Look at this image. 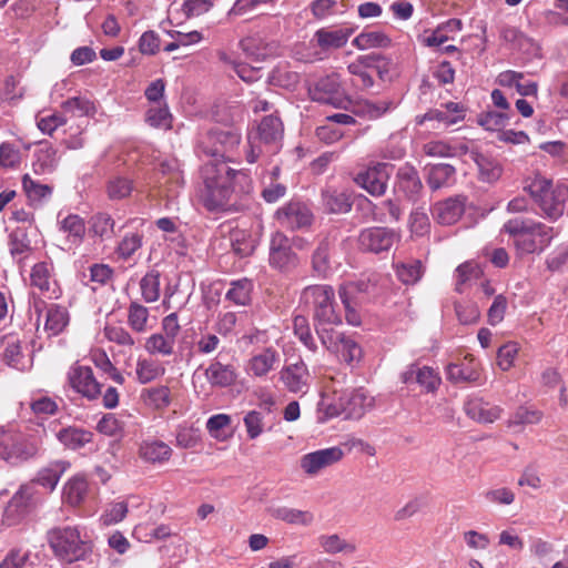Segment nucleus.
I'll return each mask as SVG.
<instances>
[{
  "label": "nucleus",
  "mask_w": 568,
  "mask_h": 568,
  "mask_svg": "<svg viewBox=\"0 0 568 568\" xmlns=\"http://www.w3.org/2000/svg\"><path fill=\"white\" fill-rule=\"evenodd\" d=\"M47 429L42 424L19 429L13 425L0 427V459L19 467L37 458L42 448Z\"/></svg>",
  "instance_id": "f257e3e1"
},
{
  "label": "nucleus",
  "mask_w": 568,
  "mask_h": 568,
  "mask_svg": "<svg viewBox=\"0 0 568 568\" xmlns=\"http://www.w3.org/2000/svg\"><path fill=\"white\" fill-rule=\"evenodd\" d=\"M211 158L201 169L205 185L203 200L204 205L210 211H217L224 209L227 204L234 178L244 174L230 168L227 159Z\"/></svg>",
  "instance_id": "f03ea898"
},
{
  "label": "nucleus",
  "mask_w": 568,
  "mask_h": 568,
  "mask_svg": "<svg viewBox=\"0 0 568 568\" xmlns=\"http://www.w3.org/2000/svg\"><path fill=\"white\" fill-rule=\"evenodd\" d=\"M524 190L529 193L542 217L555 222L565 213L568 214V185H554L551 180L537 174L526 179Z\"/></svg>",
  "instance_id": "7ed1b4c3"
},
{
  "label": "nucleus",
  "mask_w": 568,
  "mask_h": 568,
  "mask_svg": "<svg viewBox=\"0 0 568 568\" xmlns=\"http://www.w3.org/2000/svg\"><path fill=\"white\" fill-rule=\"evenodd\" d=\"M47 542L61 564L85 561L93 552V544L83 539L77 526H57L47 531Z\"/></svg>",
  "instance_id": "20e7f679"
},
{
  "label": "nucleus",
  "mask_w": 568,
  "mask_h": 568,
  "mask_svg": "<svg viewBox=\"0 0 568 568\" xmlns=\"http://www.w3.org/2000/svg\"><path fill=\"white\" fill-rule=\"evenodd\" d=\"M503 230L514 237V245L519 256L542 252L554 237L551 226L525 217L508 220Z\"/></svg>",
  "instance_id": "39448f33"
},
{
  "label": "nucleus",
  "mask_w": 568,
  "mask_h": 568,
  "mask_svg": "<svg viewBox=\"0 0 568 568\" xmlns=\"http://www.w3.org/2000/svg\"><path fill=\"white\" fill-rule=\"evenodd\" d=\"M284 125L274 114L264 116L258 125L247 134V163H255L264 154H275L282 148Z\"/></svg>",
  "instance_id": "423d86ee"
},
{
  "label": "nucleus",
  "mask_w": 568,
  "mask_h": 568,
  "mask_svg": "<svg viewBox=\"0 0 568 568\" xmlns=\"http://www.w3.org/2000/svg\"><path fill=\"white\" fill-rule=\"evenodd\" d=\"M41 504L39 490L34 484H23L14 493L3 511V520L14 526L24 520Z\"/></svg>",
  "instance_id": "0eeeda50"
},
{
  "label": "nucleus",
  "mask_w": 568,
  "mask_h": 568,
  "mask_svg": "<svg viewBox=\"0 0 568 568\" xmlns=\"http://www.w3.org/2000/svg\"><path fill=\"white\" fill-rule=\"evenodd\" d=\"M311 292L314 297V323L316 332L318 333V326L326 324L337 325L342 323L341 317L335 312L334 307V290L333 286H306L304 294Z\"/></svg>",
  "instance_id": "6e6552de"
},
{
  "label": "nucleus",
  "mask_w": 568,
  "mask_h": 568,
  "mask_svg": "<svg viewBox=\"0 0 568 568\" xmlns=\"http://www.w3.org/2000/svg\"><path fill=\"white\" fill-rule=\"evenodd\" d=\"M308 93L313 101L342 108L346 103L342 90V83L337 73H331L318 79L308 87Z\"/></svg>",
  "instance_id": "1a4fd4ad"
},
{
  "label": "nucleus",
  "mask_w": 568,
  "mask_h": 568,
  "mask_svg": "<svg viewBox=\"0 0 568 568\" xmlns=\"http://www.w3.org/2000/svg\"><path fill=\"white\" fill-rule=\"evenodd\" d=\"M393 170L394 165L390 163H375L365 171L359 172L355 178V182L371 195L382 196L386 192Z\"/></svg>",
  "instance_id": "9d476101"
},
{
  "label": "nucleus",
  "mask_w": 568,
  "mask_h": 568,
  "mask_svg": "<svg viewBox=\"0 0 568 568\" xmlns=\"http://www.w3.org/2000/svg\"><path fill=\"white\" fill-rule=\"evenodd\" d=\"M68 381L72 389L88 400H95L101 396L102 385L97 381L90 366L72 365L68 372Z\"/></svg>",
  "instance_id": "9b49d317"
},
{
  "label": "nucleus",
  "mask_w": 568,
  "mask_h": 568,
  "mask_svg": "<svg viewBox=\"0 0 568 568\" xmlns=\"http://www.w3.org/2000/svg\"><path fill=\"white\" fill-rule=\"evenodd\" d=\"M241 135L233 130L215 129L209 132L204 152L211 156L232 160V152L237 148Z\"/></svg>",
  "instance_id": "f8f14e48"
},
{
  "label": "nucleus",
  "mask_w": 568,
  "mask_h": 568,
  "mask_svg": "<svg viewBox=\"0 0 568 568\" xmlns=\"http://www.w3.org/2000/svg\"><path fill=\"white\" fill-rule=\"evenodd\" d=\"M270 264L282 273H288L298 265V258L291 248L290 240L281 232L274 233L271 239Z\"/></svg>",
  "instance_id": "ddd939ff"
},
{
  "label": "nucleus",
  "mask_w": 568,
  "mask_h": 568,
  "mask_svg": "<svg viewBox=\"0 0 568 568\" xmlns=\"http://www.w3.org/2000/svg\"><path fill=\"white\" fill-rule=\"evenodd\" d=\"M374 406V398L363 387L344 392L339 397V407L346 419H359Z\"/></svg>",
  "instance_id": "4468645a"
},
{
  "label": "nucleus",
  "mask_w": 568,
  "mask_h": 568,
  "mask_svg": "<svg viewBox=\"0 0 568 568\" xmlns=\"http://www.w3.org/2000/svg\"><path fill=\"white\" fill-rule=\"evenodd\" d=\"M396 240L397 234L392 230L386 227H369L359 233L358 246L362 251L377 254L388 251Z\"/></svg>",
  "instance_id": "2eb2a0df"
},
{
  "label": "nucleus",
  "mask_w": 568,
  "mask_h": 568,
  "mask_svg": "<svg viewBox=\"0 0 568 568\" xmlns=\"http://www.w3.org/2000/svg\"><path fill=\"white\" fill-rule=\"evenodd\" d=\"M400 381L406 385L418 384L423 392H437L442 378L439 374L429 366H419L413 363L400 374Z\"/></svg>",
  "instance_id": "dca6fc26"
},
{
  "label": "nucleus",
  "mask_w": 568,
  "mask_h": 568,
  "mask_svg": "<svg viewBox=\"0 0 568 568\" xmlns=\"http://www.w3.org/2000/svg\"><path fill=\"white\" fill-rule=\"evenodd\" d=\"M276 219L281 226L296 230L308 226L313 215L307 205L300 202H290L276 212Z\"/></svg>",
  "instance_id": "f3484780"
},
{
  "label": "nucleus",
  "mask_w": 568,
  "mask_h": 568,
  "mask_svg": "<svg viewBox=\"0 0 568 568\" xmlns=\"http://www.w3.org/2000/svg\"><path fill=\"white\" fill-rule=\"evenodd\" d=\"M343 455V450L337 446L320 449L304 455L301 459V467L306 474L315 475L322 468L341 460Z\"/></svg>",
  "instance_id": "a211bd4d"
},
{
  "label": "nucleus",
  "mask_w": 568,
  "mask_h": 568,
  "mask_svg": "<svg viewBox=\"0 0 568 568\" xmlns=\"http://www.w3.org/2000/svg\"><path fill=\"white\" fill-rule=\"evenodd\" d=\"M308 369L303 361L284 366L280 372V378L290 393L305 394L308 388Z\"/></svg>",
  "instance_id": "6ab92c4d"
},
{
  "label": "nucleus",
  "mask_w": 568,
  "mask_h": 568,
  "mask_svg": "<svg viewBox=\"0 0 568 568\" xmlns=\"http://www.w3.org/2000/svg\"><path fill=\"white\" fill-rule=\"evenodd\" d=\"M51 425H54L52 432L57 439L68 449L78 450L93 442L94 434L89 429L78 426H65L57 429L54 423H50Z\"/></svg>",
  "instance_id": "aec40b11"
},
{
  "label": "nucleus",
  "mask_w": 568,
  "mask_h": 568,
  "mask_svg": "<svg viewBox=\"0 0 568 568\" xmlns=\"http://www.w3.org/2000/svg\"><path fill=\"white\" fill-rule=\"evenodd\" d=\"M465 414L473 420L481 424H490L497 420L503 408L484 400L483 398H468L464 403Z\"/></svg>",
  "instance_id": "412c9836"
},
{
  "label": "nucleus",
  "mask_w": 568,
  "mask_h": 568,
  "mask_svg": "<svg viewBox=\"0 0 568 568\" xmlns=\"http://www.w3.org/2000/svg\"><path fill=\"white\" fill-rule=\"evenodd\" d=\"M466 197L462 195L448 197L434 206V216L443 225L455 224L465 213Z\"/></svg>",
  "instance_id": "4be33fe9"
},
{
  "label": "nucleus",
  "mask_w": 568,
  "mask_h": 568,
  "mask_svg": "<svg viewBox=\"0 0 568 568\" xmlns=\"http://www.w3.org/2000/svg\"><path fill=\"white\" fill-rule=\"evenodd\" d=\"M423 189L418 172L410 165L398 169L396 174L395 191L406 199L415 201Z\"/></svg>",
  "instance_id": "5701e85b"
},
{
  "label": "nucleus",
  "mask_w": 568,
  "mask_h": 568,
  "mask_svg": "<svg viewBox=\"0 0 568 568\" xmlns=\"http://www.w3.org/2000/svg\"><path fill=\"white\" fill-rule=\"evenodd\" d=\"M322 204L328 213H347L353 205V193L347 189L327 187L322 191Z\"/></svg>",
  "instance_id": "b1692460"
},
{
  "label": "nucleus",
  "mask_w": 568,
  "mask_h": 568,
  "mask_svg": "<svg viewBox=\"0 0 568 568\" xmlns=\"http://www.w3.org/2000/svg\"><path fill=\"white\" fill-rule=\"evenodd\" d=\"M469 156L477 165L478 178L480 181L494 183L500 179L503 174V166L496 158L483 153L477 149L470 150Z\"/></svg>",
  "instance_id": "393cba45"
},
{
  "label": "nucleus",
  "mask_w": 568,
  "mask_h": 568,
  "mask_svg": "<svg viewBox=\"0 0 568 568\" xmlns=\"http://www.w3.org/2000/svg\"><path fill=\"white\" fill-rule=\"evenodd\" d=\"M351 34L352 30L346 28H322L315 32L314 39L322 50L328 51L344 47Z\"/></svg>",
  "instance_id": "a878e982"
},
{
  "label": "nucleus",
  "mask_w": 568,
  "mask_h": 568,
  "mask_svg": "<svg viewBox=\"0 0 568 568\" xmlns=\"http://www.w3.org/2000/svg\"><path fill=\"white\" fill-rule=\"evenodd\" d=\"M374 61L373 55H361L356 61L352 62L347 69L353 75L352 84L358 90H367L373 87L374 79L368 68Z\"/></svg>",
  "instance_id": "bb28decb"
},
{
  "label": "nucleus",
  "mask_w": 568,
  "mask_h": 568,
  "mask_svg": "<svg viewBox=\"0 0 568 568\" xmlns=\"http://www.w3.org/2000/svg\"><path fill=\"white\" fill-rule=\"evenodd\" d=\"M171 455V447L158 439H145L139 447V456L145 463L162 464L168 462Z\"/></svg>",
  "instance_id": "cd10ccee"
},
{
  "label": "nucleus",
  "mask_w": 568,
  "mask_h": 568,
  "mask_svg": "<svg viewBox=\"0 0 568 568\" xmlns=\"http://www.w3.org/2000/svg\"><path fill=\"white\" fill-rule=\"evenodd\" d=\"M446 375L454 384H480V371L471 362L450 363L446 368Z\"/></svg>",
  "instance_id": "c85d7f7f"
},
{
  "label": "nucleus",
  "mask_w": 568,
  "mask_h": 568,
  "mask_svg": "<svg viewBox=\"0 0 568 568\" xmlns=\"http://www.w3.org/2000/svg\"><path fill=\"white\" fill-rule=\"evenodd\" d=\"M335 348L338 358L353 366L362 359L363 351L359 344L351 336L339 333L336 336Z\"/></svg>",
  "instance_id": "c756f323"
},
{
  "label": "nucleus",
  "mask_w": 568,
  "mask_h": 568,
  "mask_svg": "<svg viewBox=\"0 0 568 568\" xmlns=\"http://www.w3.org/2000/svg\"><path fill=\"white\" fill-rule=\"evenodd\" d=\"M456 169L447 163L430 165L427 170V184L433 190L448 187L455 182Z\"/></svg>",
  "instance_id": "7c9ffc66"
},
{
  "label": "nucleus",
  "mask_w": 568,
  "mask_h": 568,
  "mask_svg": "<svg viewBox=\"0 0 568 568\" xmlns=\"http://www.w3.org/2000/svg\"><path fill=\"white\" fill-rule=\"evenodd\" d=\"M312 270L314 276L320 280H328L333 273V267L329 262V242L323 240L312 256Z\"/></svg>",
  "instance_id": "2f4dec72"
},
{
  "label": "nucleus",
  "mask_w": 568,
  "mask_h": 568,
  "mask_svg": "<svg viewBox=\"0 0 568 568\" xmlns=\"http://www.w3.org/2000/svg\"><path fill=\"white\" fill-rule=\"evenodd\" d=\"M205 376L212 386L227 387L236 379L235 368L214 361L205 371Z\"/></svg>",
  "instance_id": "473e14b6"
},
{
  "label": "nucleus",
  "mask_w": 568,
  "mask_h": 568,
  "mask_svg": "<svg viewBox=\"0 0 568 568\" xmlns=\"http://www.w3.org/2000/svg\"><path fill=\"white\" fill-rule=\"evenodd\" d=\"M268 514L278 520L285 521L290 525L310 526L313 523L314 516L310 511H304L286 506L271 507Z\"/></svg>",
  "instance_id": "72a5a7b5"
},
{
  "label": "nucleus",
  "mask_w": 568,
  "mask_h": 568,
  "mask_svg": "<svg viewBox=\"0 0 568 568\" xmlns=\"http://www.w3.org/2000/svg\"><path fill=\"white\" fill-rule=\"evenodd\" d=\"M68 463L58 460L51 463L48 467L40 469L34 479H32L29 484L40 485L42 487L49 488L53 490L59 483L60 477L65 471Z\"/></svg>",
  "instance_id": "f704fd0d"
},
{
  "label": "nucleus",
  "mask_w": 568,
  "mask_h": 568,
  "mask_svg": "<svg viewBox=\"0 0 568 568\" xmlns=\"http://www.w3.org/2000/svg\"><path fill=\"white\" fill-rule=\"evenodd\" d=\"M69 324V313L65 307L52 304L47 310L44 329L49 336L61 334Z\"/></svg>",
  "instance_id": "c9c22d12"
},
{
  "label": "nucleus",
  "mask_w": 568,
  "mask_h": 568,
  "mask_svg": "<svg viewBox=\"0 0 568 568\" xmlns=\"http://www.w3.org/2000/svg\"><path fill=\"white\" fill-rule=\"evenodd\" d=\"M141 399L148 407L163 410L171 404V390L164 385L144 388L141 392Z\"/></svg>",
  "instance_id": "e433bc0d"
},
{
  "label": "nucleus",
  "mask_w": 568,
  "mask_h": 568,
  "mask_svg": "<svg viewBox=\"0 0 568 568\" xmlns=\"http://www.w3.org/2000/svg\"><path fill=\"white\" fill-rule=\"evenodd\" d=\"M88 483L83 476H73L70 478L63 487V499L71 506L80 505L87 494Z\"/></svg>",
  "instance_id": "4c0bfd02"
},
{
  "label": "nucleus",
  "mask_w": 568,
  "mask_h": 568,
  "mask_svg": "<svg viewBox=\"0 0 568 568\" xmlns=\"http://www.w3.org/2000/svg\"><path fill=\"white\" fill-rule=\"evenodd\" d=\"M278 361V353L267 347L262 353L254 355L250 361V369L255 376L266 375Z\"/></svg>",
  "instance_id": "58836bf2"
},
{
  "label": "nucleus",
  "mask_w": 568,
  "mask_h": 568,
  "mask_svg": "<svg viewBox=\"0 0 568 568\" xmlns=\"http://www.w3.org/2000/svg\"><path fill=\"white\" fill-rule=\"evenodd\" d=\"M396 275L403 284H415L422 280L424 266L420 261L412 260L405 263L394 264Z\"/></svg>",
  "instance_id": "ea45409f"
},
{
  "label": "nucleus",
  "mask_w": 568,
  "mask_h": 568,
  "mask_svg": "<svg viewBox=\"0 0 568 568\" xmlns=\"http://www.w3.org/2000/svg\"><path fill=\"white\" fill-rule=\"evenodd\" d=\"M23 191L32 203H40L41 201L49 199L52 194V187L48 184L39 183L33 180L29 174L22 176Z\"/></svg>",
  "instance_id": "a19ab883"
},
{
  "label": "nucleus",
  "mask_w": 568,
  "mask_h": 568,
  "mask_svg": "<svg viewBox=\"0 0 568 568\" xmlns=\"http://www.w3.org/2000/svg\"><path fill=\"white\" fill-rule=\"evenodd\" d=\"M500 38L505 43L510 44L513 49L518 51L528 52L532 47L531 39L515 27L504 26L500 29Z\"/></svg>",
  "instance_id": "79ce46f5"
},
{
  "label": "nucleus",
  "mask_w": 568,
  "mask_h": 568,
  "mask_svg": "<svg viewBox=\"0 0 568 568\" xmlns=\"http://www.w3.org/2000/svg\"><path fill=\"white\" fill-rule=\"evenodd\" d=\"M389 44L390 39L388 36L381 31L362 32L353 40V45L359 50L387 48Z\"/></svg>",
  "instance_id": "37998d69"
},
{
  "label": "nucleus",
  "mask_w": 568,
  "mask_h": 568,
  "mask_svg": "<svg viewBox=\"0 0 568 568\" xmlns=\"http://www.w3.org/2000/svg\"><path fill=\"white\" fill-rule=\"evenodd\" d=\"M293 332L300 342L310 351L315 352L317 345L312 335L310 323L306 316L295 315L293 318Z\"/></svg>",
  "instance_id": "c03bdc74"
},
{
  "label": "nucleus",
  "mask_w": 568,
  "mask_h": 568,
  "mask_svg": "<svg viewBox=\"0 0 568 568\" xmlns=\"http://www.w3.org/2000/svg\"><path fill=\"white\" fill-rule=\"evenodd\" d=\"M483 270L479 264L469 261L460 264L456 270L457 284H467L479 282V284H488V281L481 280Z\"/></svg>",
  "instance_id": "a18cd8bd"
},
{
  "label": "nucleus",
  "mask_w": 568,
  "mask_h": 568,
  "mask_svg": "<svg viewBox=\"0 0 568 568\" xmlns=\"http://www.w3.org/2000/svg\"><path fill=\"white\" fill-rule=\"evenodd\" d=\"M135 373L138 381L141 384H146L164 374V368L151 359L139 358Z\"/></svg>",
  "instance_id": "49530a36"
},
{
  "label": "nucleus",
  "mask_w": 568,
  "mask_h": 568,
  "mask_svg": "<svg viewBox=\"0 0 568 568\" xmlns=\"http://www.w3.org/2000/svg\"><path fill=\"white\" fill-rule=\"evenodd\" d=\"M174 344L173 341L162 333H155L146 338L144 347L150 354L169 356L173 354Z\"/></svg>",
  "instance_id": "de8ad7c7"
},
{
  "label": "nucleus",
  "mask_w": 568,
  "mask_h": 568,
  "mask_svg": "<svg viewBox=\"0 0 568 568\" xmlns=\"http://www.w3.org/2000/svg\"><path fill=\"white\" fill-rule=\"evenodd\" d=\"M61 229L68 233L73 244H79L85 234L84 221L79 215L74 214L68 215L61 222Z\"/></svg>",
  "instance_id": "09e8293b"
},
{
  "label": "nucleus",
  "mask_w": 568,
  "mask_h": 568,
  "mask_svg": "<svg viewBox=\"0 0 568 568\" xmlns=\"http://www.w3.org/2000/svg\"><path fill=\"white\" fill-rule=\"evenodd\" d=\"M143 236L139 233H130L125 235L116 246L115 253L121 260L131 258L134 253L141 248Z\"/></svg>",
  "instance_id": "8fccbe9b"
},
{
  "label": "nucleus",
  "mask_w": 568,
  "mask_h": 568,
  "mask_svg": "<svg viewBox=\"0 0 568 568\" xmlns=\"http://www.w3.org/2000/svg\"><path fill=\"white\" fill-rule=\"evenodd\" d=\"M149 318V311L138 302H131L128 313V323L135 332H144Z\"/></svg>",
  "instance_id": "3c124183"
},
{
  "label": "nucleus",
  "mask_w": 568,
  "mask_h": 568,
  "mask_svg": "<svg viewBox=\"0 0 568 568\" xmlns=\"http://www.w3.org/2000/svg\"><path fill=\"white\" fill-rule=\"evenodd\" d=\"M544 414L532 407L519 406L509 419V426L538 424Z\"/></svg>",
  "instance_id": "603ef678"
},
{
  "label": "nucleus",
  "mask_w": 568,
  "mask_h": 568,
  "mask_svg": "<svg viewBox=\"0 0 568 568\" xmlns=\"http://www.w3.org/2000/svg\"><path fill=\"white\" fill-rule=\"evenodd\" d=\"M36 171L50 173L58 165L57 150L52 146H44L37 151Z\"/></svg>",
  "instance_id": "864d4df0"
},
{
  "label": "nucleus",
  "mask_w": 568,
  "mask_h": 568,
  "mask_svg": "<svg viewBox=\"0 0 568 568\" xmlns=\"http://www.w3.org/2000/svg\"><path fill=\"white\" fill-rule=\"evenodd\" d=\"M2 356L6 364L14 368H20L23 365L20 341L12 336L6 337V346Z\"/></svg>",
  "instance_id": "5fc2aeb1"
},
{
  "label": "nucleus",
  "mask_w": 568,
  "mask_h": 568,
  "mask_svg": "<svg viewBox=\"0 0 568 568\" xmlns=\"http://www.w3.org/2000/svg\"><path fill=\"white\" fill-rule=\"evenodd\" d=\"M145 120L153 128L168 130L171 128L172 115L165 104L156 105L148 110Z\"/></svg>",
  "instance_id": "6e6d98bb"
},
{
  "label": "nucleus",
  "mask_w": 568,
  "mask_h": 568,
  "mask_svg": "<svg viewBox=\"0 0 568 568\" xmlns=\"http://www.w3.org/2000/svg\"><path fill=\"white\" fill-rule=\"evenodd\" d=\"M133 190L132 181L123 178H112L106 185L108 196L111 200H122L131 194Z\"/></svg>",
  "instance_id": "4d7b16f0"
},
{
  "label": "nucleus",
  "mask_w": 568,
  "mask_h": 568,
  "mask_svg": "<svg viewBox=\"0 0 568 568\" xmlns=\"http://www.w3.org/2000/svg\"><path fill=\"white\" fill-rule=\"evenodd\" d=\"M349 286H339V297L345 308V318L349 325L359 326L362 323L361 315L356 310L357 303L351 297L348 288Z\"/></svg>",
  "instance_id": "13d9d810"
},
{
  "label": "nucleus",
  "mask_w": 568,
  "mask_h": 568,
  "mask_svg": "<svg viewBox=\"0 0 568 568\" xmlns=\"http://www.w3.org/2000/svg\"><path fill=\"white\" fill-rule=\"evenodd\" d=\"M320 544L324 551L327 554H337L342 551L354 552L356 549L355 545L347 544L336 534L329 536H321Z\"/></svg>",
  "instance_id": "bf43d9fd"
},
{
  "label": "nucleus",
  "mask_w": 568,
  "mask_h": 568,
  "mask_svg": "<svg viewBox=\"0 0 568 568\" xmlns=\"http://www.w3.org/2000/svg\"><path fill=\"white\" fill-rule=\"evenodd\" d=\"M455 313L460 324L469 325L474 324L479 318V310L475 303L471 302H456Z\"/></svg>",
  "instance_id": "052dcab7"
},
{
  "label": "nucleus",
  "mask_w": 568,
  "mask_h": 568,
  "mask_svg": "<svg viewBox=\"0 0 568 568\" xmlns=\"http://www.w3.org/2000/svg\"><path fill=\"white\" fill-rule=\"evenodd\" d=\"M508 120V114L503 111H487L479 115L478 123L486 130L495 131L506 125Z\"/></svg>",
  "instance_id": "680f3d73"
},
{
  "label": "nucleus",
  "mask_w": 568,
  "mask_h": 568,
  "mask_svg": "<svg viewBox=\"0 0 568 568\" xmlns=\"http://www.w3.org/2000/svg\"><path fill=\"white\" fill-rule=\"evenodd\" d=\"M62 108L65 112L74 115L83 116L94 111L93 103L84 98L74 97L68 99L62 103Z\"/></svg>",
  "instance_id": "e2e57ef3"
},
{
  "label": "nucleus",
  "mask_w": 568,
  "mask_h": 568,
  "mask_svg": "<svg viewBox=\"0 0 568 568\" xmlns=\"http://www.w3.org/2000/svg\"><path fill=\"white\" fill-rule=\"evenodd\" d=\"M518 349V344L515 342L506 343L498 348L497 364L501 371L506 372L510 369V367L514 365Z\"/></svg>",
  "instance_id": "0e129e2a"
},
{
  "label": "nucleus",
  "mask_w": 568,
  "mask_h": 568,
  "mask_svg": "<svg viewBox=\"0 0 568 568\" xmlns=\"http://www.w3.org/2000/svg\"><path fill=\"white\" fill-rule=\"evenodd\" d=\"M92 230L100 237H111L113 235L114 220L105 213H99L92 219Z\"/></svg>",
  "instance_id": "69168bd1"
},
{
  "label": "nucleus",
  "mask_w": 568,
  "mask_h": 568,
  "mask_svg": "<svg viewBox=\"0 0 568 568\" xmlns=\"http://www.w3.org/2000/svg\"><path fill=\"white\" fill-rule=\"evenodd\" d=\"M20 162L19 149L9 142L0 144V168H14Z\"/></svg>",
  "instance_id": "338daca9"
},
{
  "label": "nucleus",
  "mask_w": 568,
  "mask_h": 568,
  "mask_svg": "<svg viewBox=\"0 0 568 568\" xmlns=\"http://www.w3.org/2000/svg\"><path fill=\"white\" fill-rule=\"evenodd\" d=\"M423 153L433 158H448L454 155L453 148L439 140H432L423 144Z\"/></svg>",
  "instance_id": "774afa93"
}]
</instances>
